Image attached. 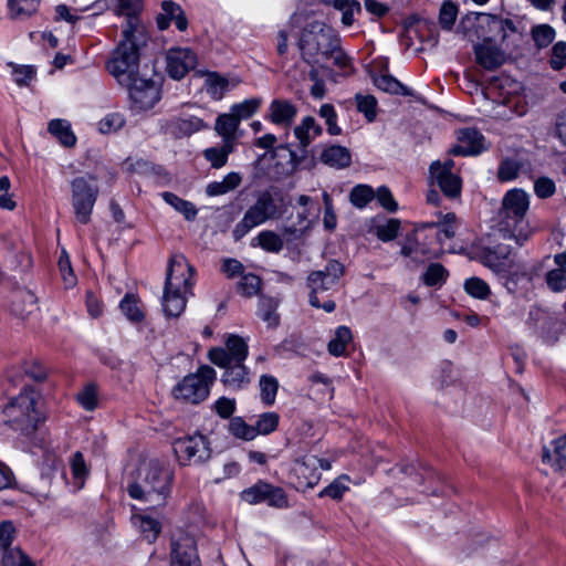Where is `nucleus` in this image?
<instances>
[{
    "label": "nucleus",
    "mask_w": 566,
    "mask_h": 566,
    "mask_svg": "<svg viewBox=\"0 0 566 566\" xmlns=\"http://www.w3.org/2000/svg\"><path fill=\"white\" fill-rule=\"evenodd\" d=\"M297 48L308 65H325L328 61L342 70L352 66V59L342 48L338 32L325 21L308 20L300 31Z\"/></svg>",
    "instance_id": "f257e3e1"
},
{
    "label": "nucleus",
    "mask_w": 566,
    "mask_h": 566,
    "mask_svg": "<svg viewBox=\"0 0 566 566\" xmlns=\"http://www.w3.org/2000/svg\"><path fill=\"white\" fill-rule=\"evenodd\" d=\"M174 480V469L167 461L149 459L142 464L136 482L127 491L132 499L145 504V510H158L167 505Z\"/></svg>",
    "instance_id": "f03ea898"
},
{
    "label": "nucleus",
    "mask_w": 566,
    "mask_h": 566,
    "mask_svg": "<svg viewBox=\"0 0 566 566\" xmlns=\"http://www.w3.org/2000/svg\"><path fill=\"white\" fill-rule=\"evenodd\" d=\"M528 208L530 196L523 189L509 190L502 199L493 230L503 239L522 245L533 233L527 220Z\"/></svg>",
    "instance_id": "7ed1b4c3"
},
{
    "label": "nucleus",
    "mask_w": 566,
    "mask_h": 566,
    "mask_svg": "<svg viewBox=\"0 0 566 566\" xmlns=\"http://www.w3.org/2000/svg\"><path fill=\"white\" fill-rule=\"evenodd\" d=\"M148 39V32L139 27L129 24L122 30L120 41L106 62V70L118 84L130 83V78L139 74L140 51Z\"/></svg>",
    "instance_id": "20e7f679"
},
{
    "label": "nucleus",
    "mask_w": 566,
    "mask_h": 566,
    "mask_svg": "<svg viewBox=\"0 0 566 566\" xmlns=\"http://www.w3.org/2000/svg\"><path fill=\"white\" fill-rule=\"evenodd\" d=\"M195 269L182 254L169 259L164 293L163 311L168 317H179L186 308L187 296L192 294Z\"/></svg>",
    "instance_id": "39448f33"
},
{
    "label": "nucleus",
    "mask_w": 566,
    "mask_h": 566,
    "mask_svg": "<svg viewBox=\"0 0 566 566\" xmlns=\"http://www.w3.org/2000/svg\"><path fill=\"white\" fill-rule=\"evenodd\" d=\"M8 424L23 436L33 434L43 420L39 409V395L31 388L23 389L4 408Z\"/></svg>",
    "instance_id": "423d86ee"
},
{
    "label": "nucleus",
    "mask_w": 566,
    "mask_h": 566,
    "mask_svg": "<svg viewBox=\"0 0 566 566\" xmlns=\"http://www.w3.org/2000/svg\"><path fill=\"white\" fill-rule=\"evenodd\" d=\"M460 28L473 31L476 39L490 43H503L510 33L517 31L511 19L491 13L468 14L461 20Z\"/></svg>",
    "instance_id": "0eeeda50"
},
{
    "label": "nucleus",
    "mask_w": 566,
    "mask_h": 566,
    "mask_svg": "<svg viewBox=\"0 0 566 566\" xmlns=\"http://www.w3.org/2000/svg\"><path fill=\"white\" fill-rule=\"evenodd\" d=\"M70 188L71 205L76 222L81 224L90 223L99 195L97 178L91 174L75 177L71 180Z\"/></svg>",
    "instance_id": "6e6552de"
},
{
    "label": "nucleus",
    "mask_w": 566,
    "mask_h": 566,
    "mask_svg": "<svg viewBox=\"0 0 566 566\" xmlns=\"http://www.w3.org/2000/svg\"><path fill=\"white\" fill-rule=\"evenodd\" d=\"M280 217L279 207L270 191L261 192L255 202L250 206L243 214V218L232 230V237L235 241L241 240L253 228Z\"/></svg>",
    "instance_id": "1a4fd4ad"
},
{
    "label": "nucleus",
    "mask_w": 566,
    "mask_h": 566,
    "mask_svg": "<svg viewBox=\"0 0 566 566\" xmlns=\"http://www.w3.org/2000/svg\"><path fill=\"white\" fill-rule=\"evenodd\" d=\"M214 377L216 371L212 367L202 366L196 374L188 375L178 382L174 388V395L186 402L199 403L208 397Z\"/></svg>",
    "instance_id": "9d476101"
},
{
    "label": "nucleus",
    "mask_w": 566,
    "mask_h": 566,
    "mask_svg": "<svg viewBox=\"0 0 566 566\" xmlns=\"http://www.w3.org/2000/svg\"><path fill=\"white\" fill-rule=\"evenodd\" d=\"M172 448L182 467L202 464L211 457L208 439L199 433L176 439Z\"/></svg>",
    "instance_id": "9b49d317"
},
{
    "label": "nucleus",
    "mask_w": 566,
    "mask_h": 566,
    "mask_svg": "<svg viewBox=\"0 0 566 566\" xmlns=\"http://www.w3.org/2000/svg\"><path fill=\"white\" fill-rule=\"evenodd\" d=\"M128 90L132 107L139 111H147L155 106L160 99V90L155 81L139 74L130 78V83H122Z\"/></svg>",
    "instance_id": "f8f14e48"
},
{
    "label": "nucleus",
    "mask_w": 566,
    "mask_h": 566,
    "mask_svg": "<svg viewBox=\"0 0 566 566\" xmlns=\"http://www.w3.org/2000/svg\"><path fill=\"white\" fill-rule=\"evenodd\" d=\"M497 235L499 233L493 230L486 242L481 241L472 249L474 259L493 271H499L511 254V245L497 242Z\"/></svg>",
    "instance_id": "ddd939ff"
},
{
    "label": "nucleus",
    "mask_w": 566,
    "mask_h": 566,
    "mask_svg": "<svg viewBox=\"0 0 566 566\" xmlns=\"http://www.w3.org/2000/svg\"><path fill=\"white\" fill-rule=\"evenodd\" d=\"M249 347L247 342L238 336L230 335L226 342V348L216 347L209 350L210 361L217 366H228L232 363H244Z\"/></svg>",
    "instance_id": "4468645a"
},
{
    "label": "nucleus",
    "mask_w": 566,
    "mask_h": 566,
    "mask_svg": "<svg viewBox=\"0 0 566 566\" xmlns=\"http://www.w3.org/2000/svg\"><path fill=\"white\" fill-rule=\"evenodd\" d=\"M527 324L533 332L547 344H554L558 339V319L551 312L532 307Z\"/></svg>",
    "instance_id": "2eb2a0df"
},
{
    "label": "nucleus",
    "mask_w": 566,
    "mask_h": 566,
    "mask_svg": "<svg viewBox=\"0 0 566 566\" xmlns=\"http://www.w3.org/2000/svg\"><path fill=\"white\" fill-rule=\"evenodd\" d=\"M197 65V55L187 48H171L166 53V72L174 80L184 78Z\"/></svg>",
    "instance_id": "dca6fc26"
},
{
    "label": "nucleus",
    "mask_w": 566,
    "mask_h": 566,
    "mask_svg": "<svg viewBox=\"0 0 566 566\" xmlns=\"http://www.w3.org/2000/svg\"><path fill=\"white\" fill-rule=\"evenodd\" d=\"M273 165L269 169L271 179L281 180L291 175L300 164L296 154L289 146H279L272 154Z\"/></svg>",
    "instance_id": "f3484780"
},
{
    "label": "nucleus",
    "mask_w": 566,
    "mask_h": 566,
    "mask_svg": "<svg viewBox=\"0 0 566 566\" xmlns=\"http://www.w3.org/2000/svg\"><path fill=\"white\" fill-rule=\"evenodd\" d=\"M171 566H199L196 542L182 535L171 544Z\"/></svg>",
    "instance_id": "a211bd4d"
},
{
    "label": "nucleus",
    "mask_w": 566,
    "mask_h": 566,
    "mask_svg": "<svg viewBox=\"0 0 566 566\" xmlns=\"http://www.w3.org/2000/svg\"><path fill=\"white\" fill-rule=\"evenodd\" d=\"M501 43L481 42L473 46L476 63L486 71H495L505 62Z\"/></svg>",
    "instance_id": "6ab92c4d"
},
{
    "label": "nucleus",
    "mask_w": 566,
    "mask_h": 566,
    "mask_svg": "<svg viewBox=\"0 0 566 566\" xmlns=\"http://www.w3.org/2000/svg\"><path fill=\"white\" fill-rule=\"evenodd\" d=\"M318 463L319 458L316 455H305L295 460L293 472L298 479V488H314L318 483Z\"/></svg>",
    "instance_id": "aec40b11"
},
{
    "label": "nucleus",
    "mask_w": 566,
    "mask_h": 566,
    "mask_svg": "<svg viewBox=\"0 0 566 566\" xmlns=\"http://www.w3.org/2000/svg\"><path fill=\"white\" fill-rule=\"evenodd\" d=\"M337 283H327L321 273H310L307 276V286L311 290L308 302L313 307L323 308L327 313H332L336 304L332 300L321 303L318 294L332 290Z\"/></svg>",
    "instance_id": "412c9836"
},
{
    "label": "nucleus",
    "mask_w": 566,
    "mask_h": 566,
    "mask_svg": "<svg viewBox=\"0 0 566 566\" xmlns=\"http://www.w3.org/2000/svg\"><path fill=\"white\" fill-rule=\"evenodd\" d=\"M484 137L480 132L473 128L461 130L459 144L450 149V154L454 156H475L483 149Z\"/></svg>",
    "instance_id": "4be33fe9"
},
{
    "label": "nucleus",
    "mask_w": 566,
    "mask_h": 566,
    "mask_svg": "<svg viewBox=\"0 0 566 566\" xmlns=\"http://www.w3.org/2000/svg\"><path fill=\"white\" fill-rule=\"evenodd\" d=\"M163 12L157 15L156 22L159 30H166L171 22L179 31H186L188 19L182 8L174 1H163Z\"/></svg>",
    "instance_id": "5701e85b"
},
{
    "label": "nucleus",
    "mask_w": 566,
    "mask_h": 566,
    "mask_svg": "<svg viewBox=\"0 0 566 566\" xmlns=\"http://www.w3.org/2000/svg\"><path fill=\"white\" fill-rule=\"evenodd\" d=\"M296 114V106L287 99H273L269 106V119L279 126H291Z\"/></svg>",
    "instance_id": "b1692460"
},
{
    "label": "nucleus",
    "mask_w": 566,
    "mask_h": 566,
    "mask_svg": "<svg viewBox=\"0 0 566 566\" xmlns=\"http://www.w3.org/2000/svg\"><path fill=\"white\" fill-rule=\"evenodd\" d=\"M555 269L546 272L544 281L553 293H562L566 290V251L554 255Z\"/></svg>",
    "instance_id": "393cba45"
},
{
    "label": "nucleus",
    "mask_w": 566,
    "mask_h": 566,
    "mask_svg": "<svg viewBox=\"0 0 566 566\" xmlns=\"http://www.w3.org/2000/svg\"><path fill=\"white\" fill-rule=\"evenodd\" d=\"M220 367L224 369L221 381L230 390H240L250 384L249 370L244 363H232Z\"/></svg>",
    "instance_id": "a878e982"
},
{
    "label": "nucleus",
    "mask_w": 566,
    "mask_h": 566,
    "mask_svg": "<svg viewBox=\"0 0 566 566\" xmlns=\"http://www.w3.org/2000/svg\"><path fill=\"white\" fill-rule=\"evenodd\" d=\"M142 9L143 0H117L116 13L126 18L125 22L122 24V30L132 24L139 27L142 31H147L139 18Z\"/></svg>",
    "instance_id": "bb28decb"
},
{
    "label": "nucleus",
    "mask_w": 566,
    "mask_h": 566,
    "mask_svg": "<svg viewBox=\"0 0 566 566\" xmlns=\"http://www.w3.org/2000/svg\"><path fill=\"white\" fill-rule=\"evenodd\" d=\"M319 159L329 167L343 169L352 164V154L344 146L331 145L321 153Z\"/></svg>",
    "instance_id": "cd10ccee"
},
{
    "label": "nucleus",
    "mask_w": 566,
    "mask_h": 566,
    "mask_svg": "<svg viewBox=\"0 0 566 566\" xmlns=\"http://www.w3.org/2000/svg\"><path fill=\"white\" fill-rule=\"evenodd\" d=\"M322 134V127L312 116L304 117L294 128V136L298 140L301 149L305 150L310 144Z\"/></svg>",
    "instance_id": "c85d7f7f"
},
{
    "label": "nucleus",
    "mask_w": 566,
    "mask_h": 566,
    "mask_svg": "<svg viewBox=\"0 0 566 566\" xmlns=\"http://www.w3.org/2000/svg\"><path fill=\"white\" fill-rule=\"evenodd\" d=\"M430 175L446 197L454 199L461 195L462 181L457 174L430 172Z\"/></svg>",
    "instance_id": "c756f323"
},
{
    "label": "nucleus",
    "mask_w": 566,
    "mask_h": 566,
    "mask_svg": "<svg viewBox=\"0 0 566 566\" xmlns=\"http://www.w3.org/2000/svg\"><path fill=\"white\" fill-rule=\"evenodd\" d=\"M239 125L240 122L238 118L229 112L217 117L214 129L217 134L222 137L223 143L234 145V142L238 138L237 132Z\"/></svg>",
    "instance_id": "7c9ffc66"
},
{
    "label": "nucleus",
    "mask_w": 566,
    "mask_h": 566,
    "mask_svg": "<svg viewBox=\"0 0 566 566\" xmlns=\"http://www.w3.org/2000/svg\"><path fill=\"white\" fill-rule=\"evenodd\" d=\"M542 459L557 470L563 469L566 463V434L555 439L552 449L544 447Z\"/></svg>",
    "instance_id": "2f4dec72"
},
{
    "label": "nucleus",
    "mask_w": 566,
    "mask_h": 566,
    "mask_svg": "<svg viewBox=\"0 0 566 566\" xmlns=\"http://www.w3.org/2000/svg\"><path fill=\"white\" fill-rule=\"evenodd\" d=\"M174 134L178 137L190 136L197 132L208 128V125L197 116H180L171 120Z\"/></svg>",
    "instance_id": "473e14b6"
},
{
    "label": "nucleus",
    "mask_w": 566,
    "mask_h": 566,
    "mask_svg": "<svg viewBox=\"0 0 566 566\" xmlns=\"http://www.w3.org/2000/svg\"><path fill=\"white\" fill-rule=\"evenodd\" d=\"M48 132L64 147H73L76 144V136L72 132L70 122L66 119L55 118L50 120Z\"/></svg>",
    "instance_id": "72a5a7b5"
},
{
    "label": "nucleus",
    "mask_w": 566,
    "mask_h": 566,
    "mask_svg": "<svg viewBox=\"0 0 566 566\" xmlns=\"http://www.w3.org/2000/svg\"><path fill=\"white\" fill-rule=\"evenodd\" d=\"M205 88L212 99L220 101L230 90V82L228 77L219 74L218 72H207Z\"/></svg>",
    "instance_id": "f704fd0d"
},
{
    "label": "nucleus",
    "mask_w": 566,
    "mask_h": 566,
    "mask_svg": "<svg viewBox=\"0 0 566 566\" xmlns=\"http://www.w3.org/2000/svg\"><path fill=\"white\" fill-rule=\"evenodd\" d=\"M251 245L260 247L269 253H280L284 248V241L275 231L263 230L252 239Z\"/></svg>",
    "instance_id": "c9c22d12"
},
{
    "label": "nucleus",
    "mask_w": 566,
    "mask_h": 566,
    "mask_svg": "<svg viewBox=\"0 0 566 566\" xmlns=\"http://www.w3.org/2000/svg\"><path fill=\"white\" fill-rule=\"evenodd\" d=\"M241 181L242 177L239 172H229L221 181L210 182L206 188V193L210 197L226 195L238 188Z\"/></svg>",
    "instance_id": "e433bc0d"
},
{
    "label": "nucleus",
    "mask_w": 566,
    "mask_h": 566,
    "mask_svg": "<svg viewBox=\"0 0 566 566\" xmlns=\"http://www.w3.org/2000/svg\"><path fill=\"white\" fill-rule=\"evenodd\" d=\"M70 469L75 489L81 490L90 475V467L86 464L84 455L81 451H76L71 457Z\"/></svg>",
    "instance_id": "4c0bfd02"
},
{
    "label": "nucleus",
    "mask_w": 566,
    "mask_h": 566,
    "mask_svg": "<svg viewBox=\"0 0 566 566\" xmlns=\"http://www.w3.org/2000/svg\"><path fill=\"white\" fill-rule=\"evenodd\" d=\"M161 197L167 205L181 213L186 220L192 221L196 219L198 210L192 202L179 198L177 195L169 191L163 192Z\"/></svg>",
    "instance_id": "58836bf2"
},
{
    "label": "nucleus",
    "mask_w": 566,
    "mask_h": 566,
    "mask_svg": "<svg viewBox=\"0 0 566 566\" xmlns=\"http://www.w3.org/2000/svg\"><path fill=\"white\" fill-rule=\"evenodd\" d=\"M323 2L342 11V23L345 27L353 25L354 15L361 12V6L358 0H323Z\"/></svg>",
    "instance_id": "ea45409f"
},
{
    "label": "nucleus",
    "mask_w": 566,
    "mask_h": 566,
    "mask_svg": "<svg viewBox=\"0 0 566 566\" xmlns=\"http://www.w3.org/2000/svg\"><path fill=\"white\" fill-rule=\"evenodd\" d=\"M39 0H8L9 13L12 19L25 20L38 11Z\"/></svg>",
    "instance_id": "a19ab883"
},
{
    "label": "nucleus",
    "mask_w": 566,
    "mask_h": 566,
    "mask_svg": "<svg viewBox=\"0 0 566 566\" xmlns=\"http://www.w3.org/2000/svg\"><path fill=\"white\" fill-rule=\"evenodd\" d=\"M279 301L271 297H262L259 303V316L271 328H275L280 324V315L277 313Z\"/></svg>",
    "instance_id": "79ce46f5"
},
{
    "label": "nucleus",
    "mask_w": 566,
    "mask_h": 566,
    "mask_svg": "<svg viewBox=\"0 0 566 566\" xmlns=\"http://www.w3.org/2000/svg\"><path fill=\"white\" fill-rule=\"evenodd\" d=\"M374 83L379 90L384 92L402 96L412 95V91L409 87H407L406 85H403L397 78L389 74H384L375 77Z\"/></svg>",
    "instance_id": "37998d69"
},
{
    "label": "nucleus",
    "mask_w": 566,
    "mask_h": 566,
    "mask_svg": "<svg viewBox=\"0 0 566 566\" xmlns=\"http://www.w3.org/2000/svg\"><path fill=\"white\" fill-rule=\"evenodd\" d=\"M352 338V331L347 326L337 327L334 338H332L327 345L328 353L335 357L345 355L346 346Z\"/></svg>",
    "instance_id": "c03bdc74"
},
{
    "label": "nucleus",
    "mask_w": 566,
    "mask_h": 566,
    "mask_svg": "<svg viewBox=\"0 0 566 566\" xmlns=\"http://www.w3.org/2000/svg\"><path fill=\"white\" fill-rule=\"evenodd\" d=\"M234 150V145H230L229 143H223L220 147H210L203 151L205 158L211 164L212 168L219 169L222 168L227 161L228 157Z\"/></svg>",
    "instance_id": "a18cd8bd"
},
{
    "label": "nucleus",
    "mask_w": 566,
    "mask_h": 566,
    "mask_svg": "<svg viewBox=\"0 0 566 566\" xmlns=\"http://www.w3.org/2000/svg\"><path fill=\"white\" fill-rule=\"evenodd\" d=\"M35 302L36 298L32 292H20L15 294L14 300L12 301V312L20 317H25L35 308Z\"/></svg>",
    "instance_id": "49530a36"
},
{
    "label": "nucleus",
    "mask_w": 566,
    "mask_h": 566,
    "mask_svg": "<svg viewBox=\"0 0 566 566\" xmlns=\"http://www.w3.org/2000/svg\"><path fill=\"white\" fill-rule=\"evenodd\" d=\"M134 523L138 526L140 534L148 543L155 542L161 531L160 523L147 515L135 516Z\"/></svg>",
    "instance_id": "de8ad7c7"
},
{
    "label": "nucleus",
    "mask_w": 566,
    "mask_h": 566,
    "mask_svg": "<svg viewBox=\"0 0 566 566\" xmlns=\"http://www.w3.org/2000/svg\"><path fill=\"white\" fill-rule=\"evenodd\" d=\"M259 386L261 400L266 406H272L275 401L279 389L277 379L271 375H262L260 377Z\"/></svg>",
    "instance_id": "09e8293b"
},
{
    "label": "nucleus",
    "mask_w": 566,
    "mask_h": 566,
    "mask_svg": "<svg viewBox=\"0 0 566 566\" xmlns=\"http://www.w3.org/2000/svg\"><path fill=\"white\" fill-rule=\"evenodd\" d=\"M261 103L262 99L259 97L249 98L241 103L233 104L230 108V112L241 123V120L252 117L260 108Z\"/></svg>",
    "instance_id": "8fccbe9b"
},
{
    "label": "nucleus",
    "mask_w": 566,
    "mask_h": 566,
    "mask_svg": "<svg viewBox=\"0 0 566 566\" xmlns=\"http://www.w3.org/2000/svg\"><path fill=\"white\" fill-rule=\"evenodd\" d=\"M262 502H266L268 505L284 509L289 506V500L285 491L280 488L268 483V490H263Z\"/></svg>",
    "instance_id": "3c124183"
},
{
    "label": "nucleus",
    "mask_w": 566,
    "mask_h": 566,
    "mask_svg": "<svg viewBox=\"0 0 566 566\" xmlns=\"http://www.w3.org/2000/svg\"><path fill=\"white\" fill-rule=\"evenodd\" d=\"M374 198L375 191L367 185H357L349 193L350 202L359 209L365 208Z\"/></svg>",
    "instance_id": "603ef678"
},
{
    "label": "nucleus",
    "mask_w": 566,
    "mask_h": 566,
    "mask_svg": "<svg viewBox=\"0 0 566 566\" xmlns=\"http://www.w3.org/2000/svg\"><path fill=\"white\" fill-rule=\"evenodd\" d=\"M532 39L539 49L548 46L555 39V30L549 24H538L532 28Z\"/></svg>",
    "instance_id": "864d4df0"
},
{
    "label": "nucleus",
    "mask_w": 566,
    "mask_h": 566,
    "mask_svg": "<svg viewBox=\"0 0 566 566\" xmlns=\"http://www.w3.org/2000/svg\"><path fill=\"white\" fill-rule=\"evenodd\" d=\"M229 431L234 437L247 441L256 437L254 426H249L241 417H234L230 420Z\"/></svg>",
    "instance_id": "5fc2aeb1"
},
{
    "label": "nucleus",
    "mask_w": 566,
    "mask_h": 566,
    "mask_svg": "<svg viewBox=\"0 0 566 566\" xmlns=\"http://www.w3.org/2000/svg\"><path fill=\"white\" fill-rule=\"evenodd\" d=\"M448 277V271L440 263H431L422 275V280L428 286L441 285Z\"/></svg>",
    "instance_id": "6e6d98bb"
},
{
    "label": "nucleus",
    "mask_w": 566,
    "mask_h": 566,
    "mask_svg": "<svg viewBox=\"0 0 566 566\" xmlns=\"http://www.w3.org/2000/svg\"><path fill=\"white\" fill-rule=\"evenodd\" d=\"M261 283L258 275L253 273L244 274L238 283V292L245 297H252L261 290Z\"/></svg>",
    "instance_id": "4d7b16f0"
},
{
    "label": "nucleus",
    "mask_w": 566,
    "mask_h": 566,
    "mask_svg": "<svg viewBox=\"0 0 566 566\" xmlns=\"http://www.w3.org/2000/svg\"><path fill=\"white\" fill-rule=\"evenodd\" d=\"M522 164L512 158H505L500 163L497 178L501 181H511L518 176Z\"/></svg>",
    "instance_id": "13d9d810"
},
{
    "label": "nucleus",
    "mask_w": 566,
    "mask_h": 566,
    "mask_svg": "<svg viewBox=\"0 0 566 566\" xmlns=\"http://www.w3.org/2000/svg\"><path fill=\"white\" fill-rule=\"evenodd\" d=\"M357 109L371 123L377 116V101L371 95H356Z\"/></svg>",
    "instance_id": "bf43d9fd"
},
{
    "label": "nucleus",
    "mask_w": 566,
    "mask_h": 566,
    "mask_svg": "<svg viewBox=\"0 0 566 566\" xmlns=\"http://www.w3.org/2000/svg\"><path fill=\"white\" fill-rule=\"evenodd\" d=\"M119 308L122 313L132 322H140L144 319V314L137 305V300L130 294H126L124 296L119 303Z\"/></svg>",
    "instance_id": "052dcab7"
},
{
    "label": "nucleus",
    "mask_w": 566,
    "mask_h": 566,
    "mask_svg": "<svg viewBox=\"0 0 566 566\" xmlns=\"http://www.w3.org/2000/svg\"><path fill=\"white\" fill-rule=\"evenodd\" d=\"M464 290L469 295L480 300H485L491 293L488 283L480 277L465 280Z\"/></svg>",
    "instance_id": "680f3d73"
},
{
    "label": "nucleus",
    "mask_w": 566,
    "mask_h": 566,
    "mask_svg": "<svg viewBox=\"0 0 566 566\" xmlns=\"http://www.w3.org/2000/svg\"><path fill=\"white\" fill-rule=\"evenodd\" d=\"M279 415L275 412L262 413L255 422V434H269L273 432L279 426Z\"/></svg>",
    "instance_id": "e2e57ef3"
},
{
    "label": "nucleus",
    "mask_w": 566,
    "mask_h": 566,
    "mask_svg": "<svg viewBox=\"0 0 566 566\" xmlns=\"http://www.w3.org/2000/svg\"><path fill=\"white\" fill-rule=\"evenodd\" d=\"M1 566H35L31 559L19 548L3 552Z\"/></svg>",
    "instance_id": "0e129e2a"
},
{
    "label": "nucleus",
    "mask_w": 566,
    "mask_h": 566,
    "mask_svg": "<svg viewBox=\"0 0 566 566\" xmlns=\"http://www.w3.org/2000/svg\"><path fill=\"white\" fill-rule=\"evenodd\" d=\"M312 273H321L322 277H325L327 283H338L339 279L345 273V266L337 260H329L325 268L319 271H313Z\"/></svg>",
    "instance_id": "69168bd1"
},
{
    "label": "nucleus",
    "mask_w": 566,
    "mask_h": 566,
    "mask_svg": "<svg viewBox=\"0 0 566 566\" xmlns=\"http://www.w3.org/2000/svg\"><path fill=\"white\" fill-rule=\"evenodd\" d=\"M319 116L325 119L327 132L332 136H337L342 133L340 127L337 125V114L332 104H323L318 112Z\"/></svg>",
    "instance_id": "338daca9"
},
{
    "label": "nucleus",
    "mask_w": 566,
    "mask_h": 566,
    "mask_svg": "<svg viewBox=\"0 0 566 566\" xmlns=\"http://www.w3.org/2000/svg\"><path fill=\"white\" fill-rule=\"evenodd\" d=\"M348 478L345 475L335 479L318 493V496H328L333 500H340L344 493L348 490V486L345 484Z\"/></svg>",
    "instance_id": "774afa93"
}]
</instances>
